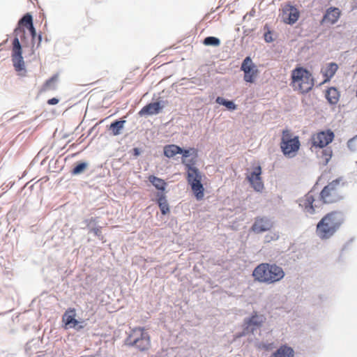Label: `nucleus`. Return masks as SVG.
<instances>
[{
	"label": "nucleus",
	"mask_w": 357,
	"mask_h": 357,
	"mask_svg": "<svg viewBox=\"0 0 357 357\" xmlns=\"http://www.w3.org/2000/svg\"><path fill=\"white\" fill-rule=\"evenodd\" d=\"M344 220L343 213L332 211L324 215L317 223L316 234L321 240L331 238L340 229Z\"/></svg>",
	"instance_id": "obj_1"
},
{
	"label": "nucleus",
	"mask_w": 357,
	"mask_h": 357,
	"mask_svg": "<svg viewBox=\"0 0 357 357\" xmlns=\"http://www.w3.org/2000/svg\"><path fill=\"white\" fill-rule=\"evenodd\" d=\"M181 162L185 166L186 178L190 185L193 195L197 201L202 200L204 197V188L202 183V174L195 165L197 159L191 157L181 158Z\"/></svg>",
	"instance_id": "obj_2"
},
{
	"label": "nucleus",
	"mask_w": 357,
	"mask_h": 357,
	"mask_svg": "<svg viewBox=\"0 0 357 357\" xmlns=\"http://www.w3.org/2000/svg\"><path fill=\"white\" fill-rule=\"evenodd\" d=\"M284 275L285 273L282 267L270 263L259 264L252 272V276L255 280L267 284L280 281Z\"/></svg>",
	"instance_id": "obj_3"
},
{
	"label": "nucleus",
	"mask_w": 357,
	"mask_h": 357,
	"mask_svg": "<svg viewBox=\"0 0 357 357\" xmlns=\"http://www.w3.org/2000/svg\"><path fill=\"white\" fill-rule=\"evenodd\" d=\"M126 344L133 347L141 351L148 350L151 347V337L144 328L136 327L133 328L127 338Z\"/></svg>",
	"instance_id": "obj_4"
},
{
	"label": "nucleus",
	"mask_w": 357,
	"mask_h": 357,
	"mask_svg": "<svg viewBox=\"0 0 357 357\" xmlns=\"http://www.w3.org/2000/svg\"><path fill=\"white\" fill-rule=\"evenodd\" d=\"M292 82L298 83V89L302 93H307L314 86V78L312 73L303 67H297L291 74Z\"/></svg>",
	"instance_id": "obj_5"
},
{
	"label": "nucleus",
	"mask_w": 357,
	"mask_h": 357,
	"mask_svg": "<svg viewBox=\"0 0 357 357\" xmlns=\"http://www.w3.org/2000/svg\"><path fill=\"white\" fill-rule=\"evenodd\" d=\"M342 178H337L323 188L319 194V198L324 204H333L343 199L344 196L338 190Z\"/></svg>",
	"instance_id": "obj_6"
},
{
	"label": "nucleus",
	"mask_w": 357,
	"mask_h": 357,
	"mask_svg": "<svg viewBox=\"0 0 357 357\" xmlns=\"http://www.w3.org/2000/svg\"><path fill=\"white\" fill-rule=\"evenodd\" d=\"M12 45L11 57L13 67L19 75L24 76L26 74L25 63L22 57V50L19 38L15 37Z\"/></svg>",
	"instance_id": "obj_7"
},
{
	"label": "nucleus",
	"mask_w": 357,
	"mask_h": 357,
	"mask_svg": "<svg viewBox=\"0 0 357 357\" xmlns=\"http://www.w3.org/2000/svg\"><path fill=\"white\" fill-rule=\"evenodd\" d=\"M300 145L298 137L291 138L288 130H283L280 147L284 155H289L291 153L298 151Z\"/></svg>",
	"instance_id": "obj_8"
},
{
	"label": "nucleus",
	"mask_w": 357,
	"mask_h": 357,
	"mask_svg": "<svg viewBox=\"0 0 357 357\" xmlns=\"http://www.w3.org/2000/svg\"><path fill=\"white\" fill-rule=\"evenodd\" d=\"M241 70L243 71V79L246 82L253 83L258 73L257 66L250 56H246L241 66Z\"/></svg>",
	"instance_id": "obj_9"
},
{
	"label": "nucleus",
	"mask_w": 357,
	"mask_h": 357,
	"mask_svg": "<svg viewBox=\"0 0 357 357\" xmlns=\"http://www.w3.org/2000/svg\"><path fill=\"white\" fill-rule=\"evenodd\" d=\"M300 11L294 6L287 3L284 5L282 9V20L287 24L293 25L298 20Z\"/></svg>",
	"instance_id": "obj_10"
},
{
	"label": "nucleus",
	"mask_w": 357,
	"mask_h": 357,
	"mask_svg": "<svg viewBox=\"0 0 357 357\" xmlns=\"http://www.w3.org/2000/svg\"><path fill=\"white\" fill-rule=\"evenodd\" d=\"M335 135L332 130H327L321 131L312 138V146L320 149L325 148L328 144L332 142Z\"/></svg>",
	"instance_id": "obj_11"
},
{
	"label": "nucleus",
	"mask_w": 357,
	"mask_h": 357,
	"mask_svg": "<svg viewBox=\"0 0 357 357\" xmlns=\"http://www.w3.org/2000/svg\"><path fill=\"white\" fill-rule=\"evenodd\" d=\"M273 227V222L266 217H257L255 218L251 229L256 234H261L270 230Z\"/></svg>",
	"instance_id": "obj_12"
},
{
	"label": "nucleus",
	"mask_w": 357,
	"mask_h": 357,
	"mask_svg": "<svg viewBox=\"0 0 357 357\" xmlns=\"http://www.w3.org/2000/svg\"><path fill=\"white\" fill-rule=\"evenodd\" d=\"M298 204L303 210L310 213L313 214L315 213L316 204H314V197L312 194V191L308 192L303 197L301 198L298 201Z\"/></svg>",
	"instance_id": "obj_13"
},
{
	"label": "nucleus",
	"mask_w": 357,
	"mask_h": 357,
	"mask_svg": "<svg viewBox=\"0 0 357 357\" xmlns=\"http://www.w3.org/2000/svg\"><path fill=\"white\" fill-rule=\"evenodd\" d=\"M261 168L257 166L254 168L252 172L247 176V179L255 188V190L259 192L264 188V184L261 178Z\"/></svg>",
	"instance_id": "obj_14"
},
{
	"label": "nucleus",
	"mask_w": 357,
	"mask_h": 357,
	"mask_svg": "<svg viewBox=\"0 0 357 357\" xmlns=\"http://www.w3.org/2000/svg\"><path fill=\"white\" fill-rule=\"evenodd\" d=\"M265 320L266 318L263 314H259L254 311L250 317L244 319V324H248L250 328H253V331L255 332L263 326Z\"/></svg>",
	"instance_id": "obj_15"
},
{
	"label": "nucleus",
	"mask_w": 357,
	"mask_h": 357,
	"mask_svg": "<svg viewBox=\"0 0 357 357\" xmlns=\"http://www.w3.org/2000/svg\"><path fill=\"white\" fill-rule=\"evenodd\" d=\"M33 26L32 16L29 13H26L18 22V27L14 30L15 37H24L25 31L24 27L27 29Z\"/></svg>",
	"instance_id": "obj_16"
},
{
	"label": "nucleus",
	"mask_w": 357,
	"mask_h": 357,
	"mask_svg": "<svg viewBox=\"0 0 357 357\" xmlns=\"http://www.w3.org/2000/svg\"><path fill=\"white\" fill-rule=\"evenodd\" d=\"M163 107L164 105L160 101L151 102L142 107L138 114L140 116L158 114L161 112Z\"/></svg>",
	"instance_id": "obj_17"
},
{
	"label": "nucleus",
	"mask_w": 357,
	"mask_h": 357,
	"mask_svg": "<svg viewBox=\"0 0 357 357\" xmlns=\"http://www.w3.org/2000/svg\"><path fill=\"white\" fill-rule=\"evenodd\" d=\"M76 311L75 308L68 309L63 315V322L65 323L66 326L69 328H76L77 329H82L83 326H78L79 321L75 319Z\"/></svg>",
	"instance_id": "obj_18"
},
{
	"label": "nucleus",
	"mask_w": 357,
	"mask_h": 357,
	"mask_svg": "<svg viewBox=\"0 0 357 357\" xmlns=\"http://www.w3.org/2000/svg\"><path fill=\"white\" fill-rule=\"evenodd\" d=\"M340 14L341 13L338 8H328L323 16V18L321 21V24H324L325 23H329L330 24H335L338 21L340 17Z\"/></svg>",
	"instance_id": "obj_19"
},
{
	"label": "nucleus",
	"mask_w": 357,
	"mask_h": 357,
	"mask_svg": "<svg viewBox=\"0 0 357 357\" xmlns=\"http://www.w3.org/2000/svg\"><path fill=\"white\" fill-rule=\"evenodd\" d=\"M148 180L158 190V192L155 195L156 197L165 195L167 183L163 179L153 175H150L148 177Z\"/></svg>",
	"instance_id": "obj_20"
},
{
	"label": "nucleus",
	"mask_w": 357,
	"mask_h": 357,
	"mask_svg": "<svg viewBox=\"0 0 357 357\" xmlns=\"http://www.w3.org/2000/svg\"><path fill=\"white\" fill-rule=\"evenodd\" d=\"M294 349L287 345L280 346L275 352L271 354L269 357H294Z\"/></svg>",
	"instance_id": "obj_21"
},
{
	"label": "nucleus",
	"mask_w": 357,
	"mask_h": 357,
	"mask_svg": "<svg viewBox=\"0 0 357 357\" xmlns=\"http://www.w3.org/2000/svg\"><path fill=\"white\" fill-rule=\"evenodd\" d=\"M340 92L337 89V88L334 86L329 87L326 92L325 97L329 104L332 105H336L340 99Z\"/></svg>",
	"instance_id": "obj_22"
},
{
	"label": "nucleus",
	"mask_w": 357,
	"mask_h": 357,
	"mask_svg": "<svg viewBox=\"0 0 357 357\" xmlns=\"http://www.w3.org/2000/svg\"><path fill=\"white\" fill-rule=\"evenodd\" d=\"M338 69L337 63L331 62L327 64L326 68L322 70L323 75L325 77L324 83L328 82L335 74Z\"/></svg>",
	"instance_id": "obj_23"
},
{
	"label": "nucleus",
	"mask_w": 357,
	"mask_h": 357,
	"mask_svg": "<svg viewBox=\"0 0 357 357\" xmlns=\"http://www.w3.org/2000/svg\"><path fill=\"white\" fill-rule=\"evenodd\" d=\"M215 102L219 105L225 106L229 111H234L237 108V105L232 100L225 99L220 96L216 98Z\"/></svg>",
	"instance_id": "obj_24"
},
{
	"label": "nucleus",
	"mask_w": 357,
	"mask_h": 357,
	"mask_svg": "<svg viewBox=\"0 0 357 357\" xmlns=\"http://www.w3.org/2000/svg\"><path fill=\"white\" fill-rule=\"evenodd\" d=\"M180 155H181V158L191 157L193 160L198 158L197 150L195 148L184 149L180 147Z\"/></svg>",
	"instance_id": "obj_25"
},
{
	"label": "nucleus",
	"mask_w": 357,
	"mask_h": 357,
	"mask_svg": "<svg viewBox=\"0 0 357 357\" xmlns=\"http://www.w3.org/2000/svg\"><path fill=\"white\" fill-rule=\"evenodd\" d=\"M156 200H157V202L158 203V205H159V207H160V209L162 213L165 215V214L169 213V206H168V204H167V202L166 199L165 195H162V196L156 197Z\"/></svg>",
	"instance_id": "obj_26"
},
{
	"label": "nucleus",
	"mask_w": 357,
	"mask_h": 357,
	"mask_svg": "<svg viewBox=\"0 0 357 357\" xmlns=\"http://www.w3.org/2000/svg\"><path fill=\"white\" fill-rule=\"evenodd\" d=\"M126 121H116L110 124L109 129L114 135H118L121 133Z\"/></svg>",
	"instance_id": "obj_27"
},
{
	"label": "nucleus",
	"mask_w": 357,
	"mask_h": 357,
	"mask_svg": "<svg viewBox=\"0 0 357 357\" xmlns=\"http://www.w3.org/2000/svg\"><path fill=\"white\" fill-rule=\"evenodd\" d=\"M56 76H53L50 79H47L42 86L40 91L41 93H43V92H46L50 90L55 89L54 83L56 82Z\"/></svg>",
	"instance_id": "obj_28"
},
{
	"label": "nucleus",
	"mask_w": 357,
	"mask_h": 357,
	"mask_svg": "<svg viewBox=\"0 0 357 357\" xmlns=\"http://www.w3.org/2000/svg\"><path fill=\"white\" fill-rule=\"evenodd\" d=\"M177 153H178V146L176 145H167L164 148V154L167 158H172Z\"/></svg>",
	"instance_id": "obj_29"
},
{
	"label": "nucleus",
	"mask_w": 357,
	"mask_h": 357,
	"mask_svg": "<svg viewBox=\"0 0 357 357\" xmlns=\"http://www.w3.org/2000/svg\"><path fill=\"white\" fill-rule=\"evenodd\" d=\"M203 44L206 46L218 47L220 45V40L215 36H207L204 39Z\"/></svg>",
	"instance_id": "obj_30"
},
{
	"label": "nucleus",
	"mask_w": 357,
	"mask_h": 357,
	"mask_svg": "<svg viewBox=\"0 0 357 357\" xmlns=\"http://www.w3.org/2000/svg\"><path fill=\"white\" fill-rule=\"evenodd\" d=\"M333 151L330 147H326L321 151V156L324 158V164L326 165L332 157Z\"/></svg>",
	"instance_id": "obj_31"
},
{
	"label": "nucleus",
	"mask_w": 357,
	"mask_h": 357,
	"mask_svg": "<svg viewBox=\"0 0 357 357\" xmlns=\"http://www.w3.org/2000/svg\"><path fill=\"white\" fill-rule=\"evenodd\" d=\"M86 168V164L84 162H81L77 165L72 170L73 174H79L82 172H83Z\"/></svg>",
	"instance_id": "obj_32"
},
{
	"label": "nucleus",
	"mask_w": 357,
	"mask_h": 357,
	"mask_svg": "<svg viewBox=\"0 0 357 357\" xmlns=\"http://www.w3.org/2000/svg\"><path fill=\"white\" fill-rule=\"evenodd\" d=\"M264 30H267L264 34V40L266 42V43H271L274 40V39L273 38L272 36H271V31L269 29V27L267 24H266L264 27Z\"/></svg>",
	"instance_id": "obj_33"
},
{
	"label": "nucleus",
	"mask_w": 357,
	"mask_h": 357,
	"mask_svg": "<svg viewBox=\"0 0 357 357\" xmlns=\"http://www.w3.org/2000/svg\"><path fill=\"white\" fill-rule=\"evenodd\" d=\"M357 140V135L354 137L349 139L347 142V147L351 151H356L357 146L356 145V141Z\"/></svg>",
	"instance_id": "obj_34"
},
{
	"label": "nucleus",
	"mask_w": 357,
	"mask_h": 357,
	"mask_svg": "<svg viewBox=\"0 0 357 357\" xmlns=\"http://www.w3.org/2000/svg\"><path fill=\"white\" fill-rule=\"evenodd\" d=\"M241 332L245 333V336L248 334H255V332L253 331V328H250L248 324H245L244 323L243 325V331Z\"/></svg>",
	"instance_id": "obj_35"
},
{
	"label": "nucleus",
	"mask_w": 357,
	"mask_h": 357,
	"mask_svg": "<svg viewBox=\"0 0 357 357\" xmlns=\"http://www.w3.org/2000/svg\"><path fill=\"white\" fill-rule=\"evenodd\" d=\"M90 231L93 232L97 236H103L102 235L100 227L93 228L90 230Z\"/></svg>",
	"instance_id": "obj_36"
},
{
	"label": "nucleus",
	"mask_w": 357,
	"mask_h": 357,
	"mask_svg": "<svg viewBox=\"0 0 357 357\" xmlns=\"http://www.w3.org/2000/svg\"><path fill=\"white\" fill-rule=\"evenodd\" d=\"M30 33H31V38H32V40H34L36 39V38L37 37V35H36V29L35 28L33 27V25L31 26L29 29H28Z\"/></svg>",
	"instance_id": "obj_37"
},
{
	"label": "nucleus",
	"mask_w": 357,
	"mask_h": 357,
	"mask_svg": "<svg viewBox=\"0 0 357 357\" xmlns=\"http://www.w3.org/2000/svg\"><path fill=\"white\" fill-rule=\"evenodd\" d=\"M59 102V99L56 98H52L51 99H49L47 100V103L49 105H56L57 103Z\"/></svg>",
	"instance_id": "obj_38"
},
{
	"label": "nucleus",
	"mask_w": 357,
	"mask_h": 357,
	"mask_svg": "<svg viewBox=\"0 0 357 357\" xmlns=\"http://www.w3.org/2000/svg\"><path fill=\"white\" fill-rule=\"evenodd\" d=\"M244 336H245V333H243V332L236 333L234 335V340H237V339L244 337Z\"/></svg>",
	"instance_id": "obj_39"
},
{
	"label": "nucleus",
	"mask_w": 357,
	"mask_h": 357,
	"mask_svg": "<svg viewBox=\"0 0 357 357\" xmlns=\"http://www.w3.org/2000/svg\"><path fill=\"white\" fill-rule=\"evenodd\" d=\"M96 222V218H92L90 220H86L87 226L89 227L91 224L95 223Z\"/></svg>",
	"instance_id": "obj_40"
},
{
	"label": "nucleus",
	"mask_w": 357,
	"mask_h": 357,
	"mask_svg": "<svg viewBox=\"0 0 357 357\" xmlns=\"http://www.w3.org/2000/svg\"><path fill=\"white\" fill-rule=\"evenodd\" d=\"M41 39H42L41 35H38V42L37 47L40 45V44L41 43Z\"/></svg>",
	"instance_id": "obj_41"
},
{
	"label": "nucleus",
	"mask_w": 357,
	"mask_h": 357,
	"mask_svg": "<svg viewBox=\"0 0 357 357\" xmlns=\"http://www.w3.org/2000/svg\"><path fill=\"white\" fill-rule=\"evenodd\" d=\"M349 243H347L342 248V251H344L346 248H347V246L348 245Z\"/></svg>",
	"instance_id": "obj_42"
}]
</instances>
